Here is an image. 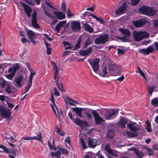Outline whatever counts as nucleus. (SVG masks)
Masks as SVG:
<instances>
[{"label": "nucleus", "mask_w": 158, "mask_h": 158, "mask_svg": "<svg viewBox=\"0 0 158 158\" xmlns=\"http://www.w3.org/2000/svg\"><path fill=\"white\" fill-rule=\"evenodd\" d=\"M52 65H54L53 68L55 72L54 76V79L56 80L59 71L55 63L54 62H52Z\"/></svg>", "instance_id": "31"}, {"label": "nucleus", "mask_w": 158, "mask_h": 158, "mask_svg": "<svg viewBox=\"0 0 158 158\" xmlns=\"http://www.w3.org/2000/svg\"><path fill=\"white\" fill-rule=\"evenodd\" d=\"M109 69L112 71H115L116 73L114 74L115 76L119 75L120 71L121 69V67L117 65H116L113 62H110L109 64Z\"/></svg>", "instance_id": "10"}, {"label": "nucleus", "mask_w": 158, "mask_h": 158, "mask_svg": "<svg viewBox=\"0 0 158 158\" xmlns=\"http://www.w3.org/2000/svg\"><path fill=\"white\" fill-rule=\"evenodd\" d=\"M90 15L93 17L94 18L97 20L98 21H99L100 23H103L104 21L102 19L99 18H98V17H96V16H94V15Z\"/></svg>", "instance_id": "51"}, {"label": "nucleus", "mask_w": 158, "mask_h": 158, "mask_svg": "<svg viewBox=\"0 0 158 158\" xmlns=\"http://www.w3.org/2000/svg\"><path fill=\"white\" fill-rule=\"evenodd\" d=\"M92 50V48L91 47H89L86 50L80 51L79 53L80 55L82 56H86L91 53Z\"/></svg>", "instance_id": "25"}, {"label": "nucleus", "mask_w": 158, "mask_h": 158, "mask_svg": "<svg viewBox=\"0 0 158 158\" xmlns=\"http://www.w3.org/2000/svg\"><path fill=\"white\" fill-rule=\"evenodd\" d=\"M53 13L56 18L59 19H64L65 18V14L61 11H54Z\"/></svg>", "instance_id": "26"}, {"label": "nucleus", "mask_w": 158, "mask_h": 158, "mask_svg": "<svg viewBox=\"0 0 158 158\" xmlns=\"http://www.w3.org/2000/svg\"><path fill=\"white\" fill-rule=\"evenodd\" d=\"M139 12L142 14L148 16H153L156 12L155 8L146 6H142L139 9Z\"/></svg>", "instance_id": "2"}, {"label": "nucleus", "mask_w": 158, "mask_h": 158, "mask_svg": "<svg viewBox=\"0 0 158 158\" xmlns=\"http://www.w3.org/2000/svg\"><path fill=\"white\" fill-rule=\"evenodd\" d=\"M53 90H54V94L55 96H60V93L56 87H54L53 88Z\"/></svg>", "instance_id": "53"}, {"label": "nucleus", "mask_w": 158, "mask_h": 158, "mask_svg": "<svg viewBox=\"0 0 158 158\" xmlns=\"http://www.w3.org/2000/svg\"><path fill=\"white\" fill-rule=\"evenodd\" d=\"M156 86L153 85L151 86L148 87V91L149 94L151 96L152 94V92L154 89L156 88Z\"/></svg>", "instance_id": "41"}, {"label": "nucleus", "mask_w": 158, "mask_h": 158, "mask_svg": "<svg viewBox=\"0 0 158 158\" xmlns=\"http://www.w3.org/2000/svg\"><path fill=\"white\" fill-rule=\"evenodd\" d=\"M75 123L77 125L80 126L81 127H87L88 126V123L86 121L82 120L77 117L74 119Z\"/></svg>", "instance_id": "16"}, {"label": "nucleus", "mask_w": 158, "mask_h": 158, "mask_svg": "<svg viewBox=\"0 0 158 158\" xmlns=\"http://www.w3.org/2000/svg\"><path fill=\"white\" fill-rule=\"evenodd\" d=\"M20 3L23 7L25 12L26 14L27 15L28 18H30L31 16V13L32 12L31 8L30 6L25 4L23 2H21Z\"/></svg>", "instance_id": "17"}, {"label": "nucleus", "mask_w": 158, "mask_h": 158, "mask_svg": "<svg viewBox=\"0 0 158 158\" xmlns=\"http://www.w3.org/2000/svg\"><path fill=\"white\" fill-rule=\"evenodd\" d=\"M37 13L36 11H34L32 15L31 19V24L32 27L35 29H40V26L37 23L36 18Z\"/></svg>", "instance_id": "11"}, {"label": "nucleus", "mask_w": 158, "mask_h": 158, "mask_svg": "<svg viewBox=\"0 0 158 158\" xmlns=\"http://www.w3.org/2000/svg\"><path fill=\"white\" fill-rule=\"evenodd\" d=\"M126 8V3H123V4L115 12V14L117 15H120L125 11Z\"/></svg>", "instance_id": "27"}, {"label": "nucleus", "mask_w": 158, "mask_h": 158, "mask_svg": "<svg viewBox=\"0 0 158 158\" xmlns=\"http://www.w3.org/2000/svg\"><path fill=\"white\" fill-rule=\"evenodd\" d=\"M62 154L61 148H59L57 149L55 153V156L60 157V156Z\"/></svg>", "instance_id": "49"}, {"label": "nucleus", "mask_w": 158, "mask_h": 158, "mask_svg": "<svg viewBox=\"0 0 158 158\" xmlns=\"http://www.w3.org/2000/svg\"><path fill=\"white\" fill-rule=\"evenodd\" d=\"M67 18H72L73 16H75V15L72 14L70 11V10L68 8L67 9Z\"/></svg>", "instance_id": "45"}, {"label": "nucleus", "mask_w": 158, "mask_h": 158, "mask_svg": "<svg viewBox=\"0 0 158 158\" xmlns=\"http://www.w3.org/2000/svg\"><path fill=\"white\" fill-rule=\"evenodd\" d=\"M83 26H84L85 30L86 31L89 32L90 33H92L94 31L93 28L91 27L89 24L86 23H83Z\"/></svg>", "instance_id": "29"}, {"label": "nucleus", "mask_w": 158, "mask_h": 158, "mask_svg": "<svg viewBox=\"0 0 158 158\" xmlns=\"http://www.w3.org/2000/svg\"><path fill=\"white\" fill-rule=\"evenodd\" d=\"M107 73V69L106 66H104L102 68V72H100L99 75L103 77H104Z\"/></svg>", "instance_id": "37"}, {"label": "nucleus", "mask_w": 158, "mask_h": 158, "mask_svg": "<svg viewBox=\"0 0 158 158\" xmlns=\"http://www.w3.org/2000/svg\"><path fill=\"white\" fill-rule=\"evenodd\" d=\"M133 40L136 42L140 41L142 40L148 38L149 34L145 31H135L133 33Z\"/></svg>", "instance_id": "1"}, {"label": "nucleus", "mask_w": 158, "mask_h": 158, "mask_svg": "<svg viewBox=\"0 0 158 158\" xmlns=\"http://www.w3.org/2000/svg\"><path fill=\"white\" fill-rule=\"evenodd\" d=\"M91 113L94 115L96 123L97 124H100L103 122L105 121L102 118L99 116L95 110H93L91 111Z\"/></svg>", "instance_id": "12"}, {"label": "nucleus", "mask_w": 158, "mask_h": 158, "mask_svg": "<svg viewBox=\"0 0 158 158\" xmlns=\"http://www.w3.org/2000/svg\"><path fill=\"white\" fill-rule=\"evenodd\" d=\"M20 68V64L19 63L15 64V66L11 68H10L8 69L9 72H12V75L10 76V78H12L13 76H14L16 71L19 69Z\"/></svg>", "instance_id": "20"}, {"label": "nucleus", "mask_w": 158, "mask_h": 158, "mask_svg": "<svg viewBox=\"0 0 158 158\" xmlns=\"http://www.w3.org/2000/svg\"><path fill=\"white\" fill-rule=\"evenodd\" d=\"M137 69L138 70V72L140 74V75L142 77H143V76H145L144 72H143V71L141 70L140 69L139 67V66H137ZM136 73L138 72L137 71H136Z\"/></svg>", "instance_id": "54"}, {"label": "nucleus", "mask_w": 158, "mask_h": 158, "mask_svg": "<svg viewBox=\"0 0 158 158\" xmlns=\"http://www.w3.org/2000/svg\"><path fill=\"white\" fill-rule=\"evenodd\" d=\"M35 74L36 73L34 71H31L29 77V81L32 82L33 77L35 75Z\"/></svg>", "instance_id": "46"}, {"label": "nucleus", "mask_w": 158, "mask_h": 158, "mask_svg": "<svg viewBox=\"0 0 158 158\" xmlns=\"http://www.w3.org/2000/svg\"><path fill=\"white\" fill-rule=\"evenodd\" d=\"M66 99L69 102V104L71 106H75L76 105L74 104L78 103L77 101L70 98L68 96L66 97Z\"/></svg>", "instance_id": "34"}, {"label": "nucleus", "mask_w": 158, "mask_h": 158, "mask_svg": "<svg viewBox=\"0 0 158 158\" xmlns=\"http://www.w3.org/2000/svg\"><path fill=\"white\" fill-rule=\"evenodd\" d=\"M94 156V154L91 152H87L84 156V158H93Z\"/></svg>", "instance_id": "43"}, {"label": "nucleus", "mask_w": 158, "mask_h": 158, "mask_svg": "<svg viewBox=\"0 0 158 158\" xmlns=\"http://www.w3.org/2000/svg\"><path fill=\"white\" fill-rule=\"evenodd\" d=\"M80 48V45L77 43V44L75 45L73 48V50L75 51L77 50Z\"/></svg>", "instance_id": "61"}, {"label": "nucleus", "mask_w": 158, "mask_h": 158, "mask_svg": "<svg viewBox=\"0 0 158 158\" xmlns=\"http://www.w3.org/2000/svg\"><path fill=\"white\" fill-rule=\"evenodd\" d=\"M109 40V35L107 34H105L101 35L95 40L94 43L97 44H104L107 42Z\"/></svg>", "instance_id": "6"}, {"label": "nucleus", "mask_w": 158, "mask_h": 158, "mask_svg": "<svg viewBox=\"0 0 158 158\" xmlns=\"http://www.w3.org/2000/svg\"><path fill=\"white\" fill-rule=\"evenodd\" d=\"M37 135V136L23 137L21 139H23L25 140H37L39 141H41L42 135L41 133L40 132H38Z\"/></svg>", "instance_id": "14"}, {"label": "nucleus", "mask_w": 158, "mask_h": 158, "mask_svg": "<svg viewBox=\"0 0 158 158\" xmlns=\"http://www.w3.org/2000/svg\"><path fill=\"white\" fill-rule=\"evenodd\" d=\"M52 143H53V144L52 145L51 144L50 141H48V146H49V148H50V149L51 150H52V149L55 150L56 148H55V145H54V141L53 140Z\"/></svg>", "instance_id": "47"}, {"label": "nucleus", "mask_w": 158, "mask_h": 158, "mask_svg": "<svg viewBox=\"0 0 158 158\" xmlns=\"http://www.w3.org/2000/svg\"><path fill=\"white\" fill-rule=\"evenodd\" d=\"M146 123L147 125V127L146 128V130L149 132H151L152 129L151 128L150 123L148 122H147Z\"/></svg>", "instance_id": "50"}, {"label": "nucleus", "mask_w": 158, "mask_h": 158, "mask_svg": "<svg viewBox=\"0 0 158 158\" xmlns=\"http://www.w3.org/2000/svg\"><path fill=\"white\" fill-rule=\"evenodd\" d=\"M128 128L131 131L136 132L139 130L140 128L139 127L136 123L133 122L129 123L127 124Z\"/></svg>", "instance_id": "15"}, {"label": "nucleus", "mask_w": 158, "mask_h": 158, "mask_svg": "<svg viewBox=\"0 0 158 158\" xmlns=\"http://www.w3.org/2000/svg\"><path fill=\"white\" fill-rule=\"evenodd\" d=\"M85 108H80L78 107L72 108V109L76 114L80 118H82L83 115L81 114L82 112L84 110Z\"/></svg>", "instance_id": "23"}, {"label": "nucleus", "mask_w": 158, "mask_h": 158, "mask_svg": "<svg viewBox=\"0 0 158 158\" xmlns=\"http://www.w3.org/2000/svg\"><path fill=\"white\" fill-rule=\"evenodd\" d=\"M86 116L87 118V119H91L92 118V116L90 113L87 112H86L85 113Z\"/></svg>", "instance_id": "56"}, {"label": "nucleus", "mask_w": 158, "mask_h": 158, "mask_svg": "<svg viewBox=\"0 0 158 158\" xmlns=\"http://www.w3.org/2000/svg\"><path fill=\"white\" fill-rule=\"evenodd\" d=\"M71 29L73 31H79L81 29V24L78 21H73L71 23Z\"/></svg>", "instance_id": "13"}, {"label": "nucleus", "mask_w": 158, "mask_h": 158, "mask_svg": "<svg viewBox=\"0 0 158 158\" xmlns=\"http://www.w3.org/2000/svg\"><path fill=\"white\" fill-rule=\"evenodd\" d=\"M0 148H1L3 150V151H2L1 150H0V152H1L11 153L12 154H15L16 153L15 151L13 149H11L9 150L5 146L2 144L0 145Z\"/></svg>", "instance_id": "19"}, {"label": "nucleus", "mask_w": 158, "mask_h": 158, "mask_svg": "<svg viewBox=\"0 0 158 158\" xmlns=\"http://www.w3.org/2000/svg\"><path fill=\"white\" fill-rule=\"evenodd\" d=\"M113 133L114 131L112 130H109L107 134V136L110 138H111L113 136Z\"/></svg>", "instance_id": "58"}, {"label": "nucleus", "mask_w": 158, "mask_h": 158, "mask_svg": "<svg viewBox=\"0 0 158 158\" xmlns=\"http://www.w3.org/2000/svg\"><path fill=\"white\" fill-rule=\"evenodd\" d=\"M147 152L149 156L153 155H154L153 151L151 149L147 148H146Z\"/></svg>", "instance_id": "48"}, {"label": "nucleus", "mask_w": 158, "mask_h": 158, "mask_svg": "<svg viewBox=\"0 0 158 158\" xmlns=\"http://www.w3.org/2000/svg\"><path fill=\"white\" fill-rule=\"evenodd\" d=\"M100 60V59L99 58H95L91 60L88 59L87 60V61L89 63L93 70L95 73H97V71L99 69V64Z\"/></svg>", "instance_id": "3"}, {"label": "nucleus", "mask_w": 158, "mask_h": 158, "mask_svg": "<svg viewBox=\"0 0 158 158\" xmlns=\"http://www.w3.org/2000/svg\"><path fill=\"white\" fill-rule=\"evenodd\" d=\"M32 82L28 81V83L26 87V92H27L32 85Z\"/></svg>", "instance_id": "52"}, {"label": "nucleus", "mask_w": 158, "mask_h": 158, "mask_svg": "<svg viewBox=\"0 0 158 158\" xmlns=\"http://www.w3.org/2000/svg\"><path fill=\"white\" fill-rule=\"evenodd\" d=\"M105 148L106 152L108 153L109 154H110V153H112V151L113 150L110 149L109 144H106L105 146Z\"/></svg>", "instance_id": "44"}, {"label": "nucleus", "mask_w": 158, "mask_h": 158, "mask_svg": "<svg viewBox=\"0 0 158 158\" xmlns=\"http://www.w3.org/2000/svg\"><path fill=\"white\" fill-rule=\"evenodd\" d=\"M97 140L96 139L89 138L88 139V143L89 147L94 148L97 144Z\"/></svg>", "instance_id": "21"}, {"label": "nucleus", "mask_w": 158, "mask_h": 158, "mask_svg": "<svg viewBox=\"0 0 158 158\" xmlns=\"http://www.w3.org/2000/svg\"><path fill=\"white\" fill-rule=\"evenodd\" d=\"M61 8L63 11H66V5L65 3L62 2L61 5Z\"/></svg>", "instance_id": "55"}, {"label": "nucleus", "mask_w": 158, "mask_h": 158, "mask_svg": "<svg viewBox=\"0 0 158 158\" xmlns=\"http://www.w3.org/2000/svg\"><path fill=\"white\" fill-rule=\"evenodd\" d=\"M25 2L28 4L31 5H34V2L30 0H24Z\"/></svg>", "instance_id": "62"}, {"label": "nucleus", "mask_w": 158, "mask_h": 158, "mask_svg": "<svg viewBox=\"0 0 158 158\" xmlns=\"http://www.w3.org/2000/svg\"><path fill=\"white\" fill-rule=\"evenodd\" d=\"M45 3L49 7L52 8L53 10H56V8L53 7V6H52V5L50 4V2H47V1H45Z\"/></svg>", "instance_id": "57"}, {"label": "nucleus", "mask_w": 158, "mask_h": 158, "mask_svg": "<svg viewBox=\"0 0 158 158\" xmlns=\"http://www.w3.org/2000/svg\"><path fill=\"white\" fill-rule=\"evenodd\" d=\"M92 40L90 37H88L85 41L84 44V48L87 47L88 45L92 44Z\"/></svg>", "instance_id": "38"}, {"label": "nucleus", "mask_w": 158, "mask_h": 158, "mask_svg": "<svg viewBox=\"0 0 158 158\" xmlns=\"http://www.w3.org/2000/svg\"><path fill=\"white\" fill-rule=\"evenodd\" d=\"M119 30L123 35V37H122L123 41L124 42L128 41L131 34L130 31L127 29L123 28H120Z\"/></svg>", "instance_id": "8"}, {"label": "nucleus", "mask_w": 158, "mask_h": 158, "mask_svg": "<svg viewBox=\"0 0 158 158\" xmlns=\"http://www.w3.org/2000/svg\"><path fill=\"white\" fill-rule=\"evenodd\" d=\"M151 102L152 105L155 106H158V98H155L151 101Z\"/></svg>", "instance_id": "42"}, {"label": "nucleus", "mask_w": 158, "mask_h": 158, "mask_svg": "<svg viewBox=\"0 0 158 158\" xmlns=\"http://www.w3.org/2000/svg\"><path fill=\"white\" fill-rule=\"evenodd\" d=\"M117 50L118 53L119 54L123 53L125 52V50L122 49L118 48Z\"/></svg>", "instance_id": "64"}, {"label": "nucleus", "mask_w": 158, "mask_h": 158, "mask_svg": "<svg viewBox=\"0 0 158 158\" xmlns=\"http://www.w3.org/2000/svg\"><path fill=\"white\" fill-rule=\"evenodd\" d=\"M6 87L5 91L8 94H10L12 92V89L9 83L2 79H0V89H3Z\"/></svg>", "instance_id": "7"}, {"label": "nucleus", "mask_w": 158, "mask_h": 158, "mask_svg": "<svg viewBox=\"0 0 158 158\" xmlns=\"http://www.w3.org/2000/svg\"><path fill=\"white\" fill-rule=\"evenodd\" d=\"M153 26L154 27H158V19L153 20Z\"/></svg>", "instance_id": "59"}, {"label": "nucleus", "mask_w": 158, "mask_h": 158, "mask_svg": "<svg viewBox=\"0 0 158 158\" xmlns=\"http://www.w3.org/2000/svg\"><path fill=\"white\" fill-rule=\"evenodd\" d=\"M0 113L2 116L7 120H10L11 119V112L10 110L6 109L2 106H0Z\"/></svg>", "instance_id": "4"}, {"label": "nucleus", "mask_w": 158, "mask_h": 158, "mask_svg": "<svg viewBox=\"0 0 158 158\" xmlns=\"http://www.w3.org/2000/svg\"><path fill=\"white\" fill-rule=\"evenodd\" d=\"M139 0H131L132 4L133 5H134L137 4L139 2Z\"/></svg>", "instance_id": "63"}, {"label": "nucleus", "mask_w": 158, "mask_h": 158, "mask_svg": "<svg viewBox=\"0 0 158 158\" xmlns=\"http://www.w3.org/2000/svg\"><path fill=\"white\" fill-rule=\"evenodd\" d=\"M154 50L153 48L151 46H149L146 49H141L138 50L139 53L143 54L148 55L150 53L152 52Z\"/></svg>", "instance_id": "18"}, {"label": "nucleus", "mask_w": 158, "mask_h": 158, "mask_svg": "<svg viewBox=\"0 0 158 158\" xmlns=\"http://www.w3.org/2000/svg\"><path fill=\"white\" fill-rule=\"evenodd\" d=\"M79 140L80 141V143L81 145L82 148L83 149L86 148L87 147L86 146L83 139L81 138L79 139Z\"/></svg>", "instance_id": "40"}, {"label": "nucleus", "mask_w": 158, "mask_h": 158, "mask_svg": "<svg viewBox=\"0 0 158 158\" xmlns=\"http://www.w3.org/2000/svg\"><path fill=\"white\" fill-rule=\"evenodd\" d=\"M55 131L61 136H63L65 134L64 131H62L59 129L57 125L55 127Z\"/></svg>", "instance_id": "36"}, {"label": "nucleus", "mask_w": 158, "mask_h": 158, "mask_svg": "<svg viewBox=\"0 0 158 158\" xmlns=\"http://www.w3.org/2000/svg\"><path fill=\"white\" fill-rule=\"evenodd\" d=\"M27 34L30 39H35L36 38L34 32L31 30H28L27 31Z\"/></svg>", "instance_id": "33"}, {"label": "nucleus", "mask_w": 158, "mask_h": 158, "mask_svg": "<svg viewBox=\"0 0 158 158\" xmlns=\"http://www.w3.org/2000/svg\"><path fill=\"white\" fill-rule=\"evenodd\" d=\"M61 150L62 154H67L68 152V151L65 149L61 148Z\"/></svg>", "instance_id": "60"}, {"label": "nucleus", "mask_w": 158, "mask_h": 158, "mask_svg": "<svg viewBox=\"0 0 158 158\" xmlns=\"http://www.w3.org/2000/svg\"><path fill=\"white\" fill-rule=\"evenodd\" d=\"M127 123V119L122 117L121 118L119 121L117 123V124L119 127L123 129L125 127V124Z\"/></svg>", "instance_id": "22"}, {"label": "nucleus", "mask_w": 158, "mask_h": 158, "mask_svg": "<svg viewBox=\"0 0 158 158\" xmlns=\"http://www.w3.org/2000/svg\"><path fill=\"white\" fill-rule=\"evenodd\" d=\"M134 153L136 156V158H141L143 155V152L137 149L135 150Z\"/></svg>", "instance_id": "32"}, {"label": "nucleus", "mask_w": 158, "mask_h": 158, "mask_svg": "<svg viewBox=\"0 0 158 158\" xmlns=\"http://www.w3.org/2000/svg\"><path fill=\"white\" fill-rule=\"evenodd\" d=\"M67 23L66 21H63L60 22L58 23L56 26L55 29L56 31L59 32L60 28L61 27H63Z\"/></svg>", "instance_id": "28"}, {"label": "nucleus", "mask_w": 158, "mask_h": 158, "mask_svg": "<svg viewBox=\"0 0 158 158\" xmlns=\"http://www.w3.org/2000/svg\"><path fill=\"white\" fill-rule=\"evenodd\" d=\"M50 100L51 101L52 104H51L52 107L56 117L59 118L60 117V113L58 109L56 106V105L54 102V99L52 91H51V97L50 98Z\"/></svg>", "instance_id": "9"}, {"label": "nucleus", "mask_w": 158, "mask_h": 158, "mask_svg": "<svg viewBox=\"0 0 158 158\" xmlns=\"http://www.w3.org/2000/svg\"><path fill=\"white\" fill-rule=\"evenodd\" d=\"M23 77L22 75H20L18 77L15 78V81L18 86H21V83L23 81Z\"/></svg>", "instance_id": "30"}, {"label": "nucleus", "mask_w": 158, "mask_h": 158, "mask_svg": "<svg viewBox=\"0 0 158 158\" xmlns=\"http://www.w3.org/2000/svg\"><path fill=\"white\" fill-rule=\"evenodd\" d=\"M126 134L129 137H134L137 136L138 135L137 132H132L130 131H127Z\"/></svg>", "instance_id": "35"}, {"label": "nucleus", "mask_w": 158, "mask_h": 158, "mask_svg": "<svg viewBox=\"0 0 158 158\" xmlns=\"http://www.w3.org/2000/svg\"><path fill=\"white\" fill-rule=\"evenodd\" d=\"M41 7L43 9L44 13L47 15L49 18H53V16L51 15V14L49 13L45 9V5L44 4H42L41 5Z\"/></svg>", "instance_id": "39"}, {"label": "nucleus", "mask_w": 158, "mask_h": 158, "mask_svg": "<svg viewBox=\"0 0 158 158\" xmlns=\"http://www.w3.org/2000/svg\"><path fill=\"white\" fill-rule=\"evenodd\" d=\"M146 23V20L143 19H140L139 20L133 21V25L135 27H140Z\"/></svg>", "instance_id": "24"}, {"label": "nucleus", "mask_w": 158, "mask_h": 158, "mask_svg": "<svg viewBox=\"0 0 158 158\" xmlns=\"http://www.w3.org/2000/svg\"><path fill=\"white\" fill-rule=\"evenodd\" d=\"M118 111L115 110L108 109L105 111L104 116L107 120L114 118L117 115Z\"/></svg>", "instance_id": "5"}]
</instances>
